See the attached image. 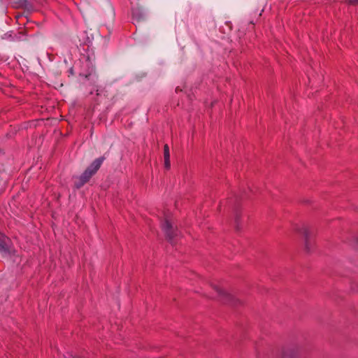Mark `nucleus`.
<instances>
[{
    "label": "nucleus",
    "mask_w": 358,
    "mask_h": 358,
    "mask_svg": "<svg viewBox=\"0 0 358 358\" xmlns=\"http://www.w3.org/2000/svg\"><path fill=\"white\" fill-rule=\"evenodd\" d=\"M104 159V157H101L94 160L83 173L78 178V181L75 182V187L77 189H79L87 182L99 169Z\"/></svg>",
    "instance_id": "nucleus-1"
},
{
    "label": "nucleus",
    "mask_w": 358,
    "mask_h": 358,
    "mask_svg": "<svg viewBox=\"0 0 358 358\" xmlns=\"http://www.w3.org/2000/svg\"><path fill=\"white\" fill-rule=\"evenodd\" d=\"M294 231L302 237L304 251L306 253L311 252L313 247V244L311 241L313 233L311 228L306 225H296L294 227Z\"/></svg>",
    "instance_id": "nucleus-2"
},
{
    "label": "nucleus",
    "mask_w": 358,
    "mask_h": 358,
    "mask_svg": "<svg viewBox=\"0 0 358 358\" xmlns=\"http://www.w3.org/2000/svg\"><path fill=\"white\" fill-rule=\"evenodd\" d=\"M300 346L297 344H289L283 347H278L273 350V355L279 358H297Z\"/></svg>",
    "instance_id": "nucleus-3"
},
{
    "label": "nucleus",
    "mask_w": 358,
    "mask_h": 358,
    "mask_svg": "<svg viewBox=\"0 0 358 358\" xmlns=\"http://www.w3.org/2000/svg\"><path fill=\"white\" fill-rule=\"evenodd\" d=\"M210 286L217 293L220 297V301L222 303L229 305L231 306H236L241 303V301L234 296L226 290L220 288L217 285L211 283Z\"/></svg>",
    "instance_id": "nucleus-4"
},
{
    "label": "nucleus",
    "mask_w": 358,
    "mask_h": 358,
    "mask_svg": "<svg viewBox=\"0 0 358 358\" xmlns=\"http://www.w3.org/2000/svg\"><path fill=\"white\" fill-rule=\"evenodd\" d=\"M162 229L164 232L166 240L172 245L174 244V239L178 236V230L176 226L167 217L164 219L162 224Z\"/></svg>",
    "instance_id": "nucleus-5"
},
{
    "label": "nucleus",
    "mask_w": 358,
    "mask_h": 358,
    "mask_svg": "<svg viewBox=\"0 0 358 358\" xmlns=\"http://www.w3.org/2000/svg\"><path fill=\"white\" fill-rule=\"evenodd\" d=\"M238 197L236 196L234 202L232 201V198H227V203L232 206L233 208V219L234 225L236 231L241 229V213L238 208Z\"/></svg>",
    "instance_id": "nucleus-6"
},
{
    "label": "nucleus",
    "mask_w": 358,
    "mask_h": 358,
    "mask_svg": "<svg viewBox=\"0 0 358 358\" xmlns=\"http://www.w3.org/2000/svg\"><path fill=\"white\" fill-rule=\"evenodd\" d=\"M10 240L2 234H0V253L8 255L10 253Z\"/></svg>",
    "instance_id": "nucleus-7"
},
{
    "label": "nucleus",
    "mask_w": 358,
    "mask_h": 358,
    "mask_svg": "<svg viewBox=\"0 0 358 358\" xmlns=\"http://www.w3.org/2000/svg\"><path fill=\"white\" fill-rule=\"evenodd\" d=\"M164 168L169 170L171 168L169 148L167 144L164 146Z\"/></svg>",
    "instance_id": "nucleus-8"
},
{
    "label": "nucleus",
    "mask_w": 358,
    "mask_h": 358,
    "mask_svg": "<svg viewBox=\"0 0 358 358\" xmlns=\"http://www.w3.org/2000/svg\"><path fill=\"white\" fill-rule=\"evenodd\" d=\"M133 18L136 20L138 22L140 21L143 18V14L138 9L133 10L132 11Z\"/></svg>",
    "instance_id": "nucleus-9"
},
{
    "label": "nucleus",
    "mask_w": 358,
    "mask_h": 358,
    "mask_svg": "<svg viewBox=\"0 0 358 358\" xmlns=\"http://www.w3.org/2000/svg\"><path fill=\"white\" fill-rule=\"evenodd\" d=\"M349 2H350V3H352V4L357 3L358 0H349Z\"/></svg>",
    "instance_id": "nucleus-10"
},
{
    "label": "nucleus",
    "mask_w": 358,
    "mask_h": 358,
    "mask_svg": "<svg viewBox=\"0 0 358 358\" xmlns=\"http://www.w3.org/2000/svg\"><path fill=\"white\" fill-rule=\"evenodd\" d=\"M303 202L305 203H309V201L308 200H304Z\"/></svg>",
    "instance_id": "nucleus-11"
},
{
    "label": "nucleus",
    "mask_w": 358,
    "mask_h": 358,
    "mask_svg": "<svg viewBox=\"0 0 358 358\" xmlns=\"http://www.w3.org/2000/svg\"><path fill=\"white\" fill-rule=\"evenodd\" d=\"M217 210H218L219 211H220V210H221V204H220V205H219Z\"/></svg>",
    "instance_id": "nucleus-12"
},
{
    "label": "nucleus",
    "mask_w": 358,
    "mask_h": 358,
    "mask_svg": "<svg viewBox=\"0 0 358 358\" xmlns=\"http://www.w3.org/2000/svg\"><path fill=\"white\" fill-rule=\"evenodd\" d=\"M355 241H356L357 244L358 245V238H356Z\"/></svg>",
    "instance_id": "nucleus-13"
},
{
    "label": "nucleus",
    "mask_w": 358,
    "mask_h": 358,
    "mask_svg": "<svg viewBox=\"0 0 358 358\" xmlns=\"http://www.w3.org/2000/svg\"><path fill=\"white\" fill-rule=\"evenodd\" d=\"M70 72H71V74H73V70L72 69H71Z\"/></svg>",
    "instance_id": "nucleus-14"
}]
</instances>
